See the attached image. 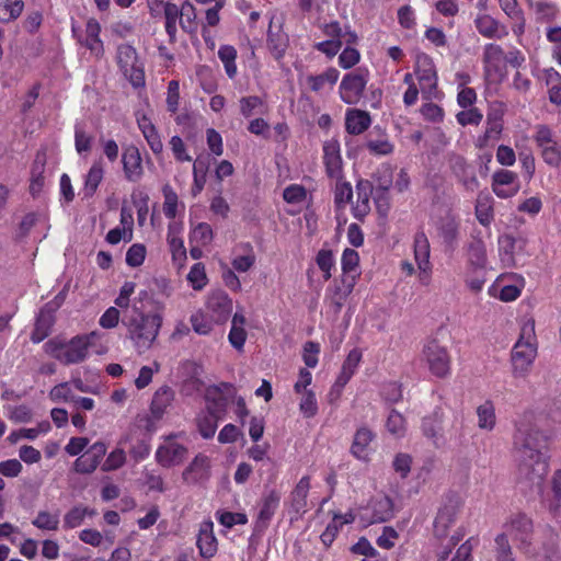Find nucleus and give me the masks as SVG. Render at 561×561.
<instances>
[{"label": "nucleus", "instance_id": "44", "mask_svg": "<svg viewBox=\"0 0 561 561\" xmlns=\"http://www.w3.org/2000/svg\"><path fill=\"white\" fill-rule=\"evenodd\" d=\"M162 16H164L165 32L171 42H175L178 33V22L180 23L181 7L179 8L173 2L162 10Z\"/></svg>", "mask_w": 561, "mask_h": 561}, {"label": "nucleus", "instance_id": "38", "mask_svg": "<svg viewBox=\"0 0 561 561\" xmlns=\"http://www.w3.org/2000/svg\"><path fill=\"white\" fill-rule=\"evenodd\" d=\"M236 388L232 383L220 382L219 385L209 386L206 390L205 398L207 401H213L215 407L222 411L226 408V400L221 398L222 394L233 396Z\"/></svg>", "mask_w": 561, "mask_h": 561}, {"label": "nucleus", "instance_id": "62", "mask_svg": "<svg viewBox=\"0 0 561 561\" xmlns=\"http://www.w3.org/2000/svg\"><path fill=\"white\" fill-rule=\"evenodd\" d=\"M163 213L168 218H174L178 213L179 198L173 188L169 185L163 187Z\"/></svg>", "mask_w": 561, "mask_h": 561}, {"label": "nucleus", "instance_id": "21", "mask_svg": "<svg viewBox=\"0 0 561 561\" xmlns=\"http://www.w3.org/2000/svg\"><path fill=\"white\" fill-rule=\"evenodd\" d=\"M136 121L151 151L156 156L160 154L163 151V142L151 118L145 113H137Z\"/></svg>", "mask_w": 561, "mask_h": 561}, {"label": "nucleus", "instance_id": "37", "mask_svg": "<svg viewBox=\"0 0 561 561\" xmlns=\"http://www.w3.org/2000/svg\"><path fill=\"white\" fill-rule=\"evenodd\" d=\"M101 26L94 19H90L85 24V37L83 44L94 54L96 57L103 54V43L100 39Z\"/></svg>", "mask_w": 561, "mask_h": 561}, {"label": "nucleus", "instance_id": "54", "mask_svg": "<svg viewBox=\"0 0 561 561\" xmlns=\"http://www.w3.org/2000/svg\"><path fill=\"white\" fill-rule=\"evenodd\" d=\"M59 515L47 511H39L32 520L33 526L42 530L56 531L59 527Z\"/></svg>", "mask_w": 561, "mask_h": 561}, {"label": "nucleus", "instance_id": "15", "mask_svg": "<svg viewBox=\"0 0 561 561\" xmlns=\"http://www.w3.org/2000/svg\"><path fill=\"white\" fill-rule=\"evenodd\" d=\"M205 310L219 323L225 322L232 311V300L222 290L211 291L206 300Z\"/></svg>", "mask_w": 561, "mask_h": 561}, {"label": "nucleus", "instance_id": "48", "mask_svg": "<svg viewBox=\"0 0 561 561\" xmlns=\"http://www.w3.org/2000/svg\"><path fill=\"white\" fill-rule=\"evenodd\" d=\"M218 57L224 64L225 71L230 79H233L237 75V50L233 46L222 45L218 49Z\"/></svg>", "mask_w": 561, "mask_h": 561}, {"label": "nucleus", "instance_id": "35", "mask_svg": "<svg viewBox=\"0 0 561 561\" xmlns=\"http://www.w3.org/2000/svg\"><path fill=\"white\" fill-rule=\"evenodd\" d=\"M104 165L101 160L94 161L84 176L82 193L85 197H92L104 178Z\"/></svg>", "mask_w": 561, "mask_h": 561}, {"label": "nucleus", "instance_id": "16", "mask_svg": "<svg viewBox=\"0 0 561 561\" xmlns=\"http://www.w3.org/2000/svg\"><path fill=\"white\" fill-rule=\"evenodd\" d=\"M210 477V458L205 454H197L184 469L182 478L184 482L197 484L207 481Z\"/></svg>", "mask_w": 561, "mask_h": 561}, {"label": "nucleus", "instance_id": "36", "mask_svg": "<svg viewBox=\"0 0 561 561\" xmlns=\"http://www.w3.org/2000/svg\"><path fill=\"white\" fill-rule=\"evenodd\" d=\"M102 335L98 332H90L72 337L68 344L60 343L58 347H68V351H87L101 346Z\"/></svg>", "mask_w": 561, "mask_h": 561}, {"label": "nucleus", "instance_id": "18", "mask_svg": "<svg viewBox=\"0 0 561 561\" xmlns=\"http://www.w3.org/2000/svg\"><path fill=\"white\" fill-rule=\"evenodd\" d=\"M187 448L179 443L169 440L164 445L158 447L156 451V460L164 468L180 465L187 455Z\"/></svg>", "mask_w": 561, "mask_h": 561}, {"label": "nucleus", "instance_id": "25", "mask_svg": "<svg viewBox=\"0 0 561 561\" xmlns=\"http://www.w3.org/2000/svg\"><path fill=\"white\" fill-rule=\"evenodd\" d=\"M54 313L55 309L49 305H46L44 308L41 309L36 318L33 332L31 334V340L34 344L44 341L48 336L50 329L55 322Z\"/></svg>", "mask_w": 561, "mask_h": 561}, {"label": "nucleus", "instance_id": "32", "mask_svg": "<svg viewBox=\"0 0 561 561\" xmlns=\"http://www.w3.org/2000/svg\"><path fill=\"white\" fill-rule=\"evenodd\" d=\"M373 185L369 181H358L356 185L357 203L353 207V217L362 218L370 211Z\"/></svg>", "mask_w": 561, "mask_h": 561}, {"label": "nucleus", "instance_id": "31", "mask_svg": "<svg viewBox=\"0 0 561 561\" xmlns=\"http://www.w3.org/2000/svg\"><path fill=\"white\" fill-rule=\"evenodd\" d=\"M477 30L488 38H502L507 35V30L499 21L489 14H481L476 19Z\"/></svg>", "mask_w": 561, "mask_h": 561}, {"label": "nucleus", "instance_id": "9", "mask_svg": "<svg viewBox=\"0 0 561 561\" xmlns=\"http://www.w3.org/2000/svg\"><path fill=\"white\" fill-rule=\"evenodd\" d=\"M430 242L424 232H419L414 238V260L419 268V279L421 284L428 285L432 276V265L430 262Z\"/></svg>", "mask_w": 561, "mask_h": 561}, {"label": "nucleus", "instance_id": "22", "mask_svg": "<svg viewBox=\"0 0 561 561\" xmlns=\"http://www.w3.org/2000/svg\"><path fill=\"white\" fill-rule=\"evenodd\" d=\"M211 522H204L198 530L196 546L201 557L204 559H211L218 549V542L214 535Z\"/></svg>", "mask_w": 561, "mask_h": 561}, {"label": "nucleus", "instance_id": "19", "mask_svg": "<svg viewBox=\"0 0 561 561\" xmlns=\"http://www.w3.org/2000/svg\"><path fill=\"white\" fill-rule=\"evenodd\" d=\"M435 227L438 237L447 247L454 248L457 244L459 237V219L451 211L446 210L445 214L437 219Z\"/></svg>", "mask_w": 561, "mask_h": 561}, {"label": "nucleus", "instance_id": "47", "mask_svg": "<svg viewBox=\"0 0 561 561\" xmlns=\"http://www.w3.org/2000/svg\"><path fill=\"white\" fill-rule=\"evenodd\" d=\"M191 323L194 331L198 334H208L215 324L219 322L214 319L206 310H198L191 317Z\"/></svg>", "mask_w": 561, "mask_h": 561}, {"label": "nucleus", "instance_id": "39", "mask_svg": "<svg viewBox=\"0 0 561 561\" xmlns=\"http://www.w3.org/2000/svg\"><path fill=\"white\" fill-rule=\"evenodd\" d=\"M517 350L536 351L538 347L537 337L535 332V321L531 319L526 320L522 328L519 337L515 343Z\"/></svg>", "mask_w": 561, "mask_h": 561}, {"label": "nucleus", "instance_id": "8", "mask_svg": "<svg viewBox=\"0 0 561 561\" xmlns=\"http://www.w3.org/2000/svg\"><path fill=\"white\" fill-rule=\"evenodd\" d=\"M351 201V186L347 182L337 183L334 191V204L336 213V234L345 233L351 240V226L346 227L348 217L345 213Z\"/></svg>", "mask_w": 561, "mask_h": 561}, {"label": "nucleus", "instance_id": "6", "mask_svg": "<svg viewBox=\"0 0 561 561\" xmlns=\"http://www.w3.org/2000/svg\"><path fill=\"white\" fill-rule=\"evenodd\" d=\"M525 284V278L519 274H502L490 286L489 294L504 302L515 301L522 295Z\"/></svg>", "mask_w": 561, "mask_h": 561}, {"label": "nucleus", "instance_id": "45", "mask_svg": "<svg viewBox=\"0 0 561 561\" xmlns=\"http://www.w3.org/2000/svg\"><path fill=\"white\" fill-rule=\"evenodd\" d=\"M427 362L431 371L436 377L443 378L449 374L450 360L448 353H428Z\"/></svg>", "mask_w": 561, "mask_h": 561}, {"label": "nucleus", "instance_id": "17", "mask_svg": "<svg viewBox=\"0 0 561 561\" xmlns=\"http://www.w3.org/2000/svg\"><path fill=\"white\" fill-rule=\"evenodd\" d=\"M393 517V502L389 496H378L365 508V520L368 524L385 523Z\"/></svg>", "mask_w": 561, "mask_h": 561}, {"label": "nucleus", "instance_id": "20", "mask_svg": "<svg viewBox=\"0 0 561 561\" xmlns=\"http://www.w3.org/2000/svg\"><path fill=\"white\" fill-rule=\"evenodd\" d=\"M310 490V477L304 476L295 485L289 494L288 505L289 513H295L297 516H302L308 507V493Z\"/></svg>", "mask_w": 561, "mask_h": 561}, {"label": "nucleus", "instance_id": "1", "mask_svg": "<svg viewBox=\"0 0 561 561\" xmlns=\"http://www.w3.org/2000/svg\"><path fill=\"white\" fill-rule=\"evenodd\" d=\"M533 414L525 413L516 424L513 436V449L518 461V477L531 485H540L549 472L548 456L542 449L547 438L531 424Z\"/></svg>", "mask_w": 561, "mask_h": 561}, {"label": "nucleus", "instance_id": "34", "mask_svg": "<svg viewBox=\"0 0 561 561\" xmlns=\"http://www.w3.org/2000/svg\"><path fill=\"white\" fill-rule=\"evenodd\" d=\"M517 240L508 233L502 234L497 239V251L503 267L515 265V249Z\"/></svg>", "mask_w": 561, "mask_h": 561}, {"label": "nucleus", "instance_id": "11", "mask_svg": "<svg viewBox=\"0 0 561 561\" xmlns=\"http://www.w3.org/2000/svg\"><path fill=\"white\" fill-rule=\"evenodd\" d=\"M106 445L103 442H95L73 462V471L80 474H90L101 463L106 455Z\"/></svg>", "mask_w": 561, "mask_h": 561}, {"label": "nucleus", "instance_id": "58", "mask_svg": "<svg viewBox=\"0 0 561 561\" xmlns=\"http://www.w3.org/2000/svg\"><path fill=\"white\" fill-rule=\"evenodd\" d=\"M208 414L199 416L197 420L198 432L205 439L214 437L218 426L215 413L210 410V408H208Z\"/></svg>", "mask_w": 561, "mask_h": 561}, {"label": "nucleus", "instance_id": "14", "mask_svg": "<svg viewBox=\"0 0 561 561\" xmlns=\"http://www.w3.org/2000/svg\"><path fill=\"white\" fill-rule=\"evenodd\" d=\"M376 451V433L367 426L357 428L353 435V456L368 461Z\"/></svg>", "mask_w": 561, "mask_h": 561}, {"label": "nucleus", "instance_id": "7", "mask_svg": "<svg viewBox=\"0 0 561 561\" xmlns=\"http://www.w3.org/2000/svg\"><path fill=\"white\" fill-rule=\"evenodd\" d=\"M484 70L490 82L497 83L505 77V56L503 49L495 44H488L483 54Z\"/></svg>", "mask_w": 561, "mask_h": 561}, {"label": "nucleus", "instance_id": "57", "mask_svg": "<svg viewBox=\"0 0 561 561\" xmlns=\"http://www.w3.org/2000/svg\"><path fill=\"white\" fill-rule=\"evenodd\" d=\"M213 229L206 222H201L195 226L190 234L191 243L197 245H207L213 241Z\"/></svg>", "mask_w": 561, "mask_h": 561}, {"label": "nucleus", "instance_id": "40", "mask_svg": "<svg viewBox=\"0 0 561 561\" xmlns=\"http://www.w3.org/2000/svg\"><path fill=\"white\" fill-rule=\"evenodd\" d=\"M542 72L550 102L561 104V75L554 68H547Z\"/></svg>", "mask_w": 561, "mask_h": 561}, {"label": "nucleus", "instance_id": "59", "mask_svg": "<svg viewBox=\"0 0 561 561\" xmlns=\"http://www.w3.org/2000/svg\"><path fill=\"white\" fill-rule=\"evenodd\" d=\"M216 518L218 523L226 528H232L236 525H245L248 523L247 514L240 512L217 511Z\"/></svg>", "mask_w": 561, "mask_h": 561}, {"label": "nucleus", "instance_id": "26", "mask_svg": "<svg viewBox=\"0 0 561 561\" xmlns=\"http://www.w3.org/2000/svg\"><path fill=\"white\" fill-rule=\"evenodd\" d=\"M459 507L456 504H446L437 513L434 520V535L445 538L449 528L455 524Z\"/></svg>", "mask_w": 561, "mask_h": 561}, {"label": "nucleus", "instance_id": "27", "mask_svg": "<svg viewBox=\"0 0 561 561\" xmlns=\"http://www.w3.org/2000/svg\"><path fill=\"white\" fill-rule=\"evenodd\" d=\"M486 245L481 238H474L468 247V266L472 272H483L488 268Z\"/></svg>", "mask_w": 561, "mask_h": 561}, {"label": "nucleus", "instance_id": "28", "mask_svg": "<svg viewBox=\"0 0 561 561\" xmlns=\"http://www.w3.org/2000/svg\"><path fill=\"white\" fill-rule=\"evenodd\" d=\"M288 46V36L283 31L282 25L274 26L273 21L270 23L267 31V48L275 59L284 57Z\"/></svg>", "mask_w": 561, "mask_h": 561}, {"label": "nucleus", "instance_id": "41", "mask_svg": "<svg viewBox=\"0 0 561 561\" xmlns=\"http://www.w3.org/2000/svg\"><path fill=\"white\" fill-rule=\"evenodd\" d=\"M180 25L186 33L195 34L197 32L198 23L196 9L188 0H185L181 4Z\"/></svg>", "mask_w": 561, "mask_h": 561}, {"label": "nucleus", "instance_id": "29", "mask_svg": "<svg viewBox=\"0 0 561 561\" xmlns=\"http://www.w3.org/2000/svg\"><path fill=\"white\" fill-rule=\"evenodd\" d=\"M368 151L374 156H388L393 152L394 146L387 134L379 127L371 131L366 140Z\"/></svg>", "mask_w": 561, "mask_h": 561}, {"label": "nucleus", "instance_id": "63", "mask_svg": "<svg viewBox=\"0 0 561 561\" xmlns=\"http://www.w3.org/2000/svg\"><path fill=\"white\" fill-rule=\"evenodd\" d=\"M126 462V454L122 448L112 450L102 465L103 471H114L119 469Z\"/></svg>", "mask_w": 561, "mask_h": 561}, {"label": "nucleus", "instance_id": "4", "mask_svg": "<svg viewBox=\"0 0 561 561\" xmlns=\"http://www.w3.org/2000/svg\"><path fill=\"white\" fill-rule=\"evenodd\" d=\"M503 527L504 533L507 534V537H512L519 550L528 551L534 535V524L530 517L522 512L511 514Z\"/></svg>", "mask_w": 561, "mask_h": 561}, {"label": "nucleus", "instance_id": "56", "mask_svg": "<svg viewBox=\"0 0 561 561\" xmlns=\"http://www.w3.org/2000/svg\"><path fill=\"white\" fill-rule=\"evenodd\" d=\"M351 367V353H347L344 363H343V370L334 385L331 387V390L329 392L330 401L333 402L334 400H337L342 393L343 388L350 380V374L347 373V369Z\"/></svg>", "mask_w": 561, "mask_h": 561}, {"label": "nucleus", "instance_id": "10", "mask_svg": "<svg viewBox=\"0 0 561 561\" xmlns=\"http://www.w3.org/2000/svg\"><path fill=\"white\" fill-rule=\"evenodd\" d=\"M280 502V493L276 490H271L262 496L260 510L253 524V530L256 534L264 533L275 515Z\"/></svg>", "mask_w": 561, "mask_h": 561}, {"label": "nucleus", "instance_id": "23", "mask_svg": "<svg viewBox=\"0 0 561 561\" xmlns=\"http://www.w3.org/2000/svg\"><path fill=\"white\" fill-rule=\"evenodd\" d=\"M182 231L183 227L181 224L173 222L168 227L167 241L172 254V260L174 263L179 264V266H182L186 260V249L184 247Z\"/></svg>", "mask_w": 561, "mask_h": 561}, {"label": "nucleus", "instance_id": "60", "mask_svg": "<svg viewBox=\"0 0 561 561\" xmlns=\"http://www.w3.org/2000/svg\"><path fill=\"white\" fill-rule=\"evenodd\" d=\"M146 256V245L142 243H134L128 248L125 261L129 267H138L144 264Z\"/></svg>", "mask_w": 561, "mask_h": 561}, {"label": "nucleus", "instance_id": "64", "mask_svg": "<svg viewBox=\"0 0 561 561\" xmlns=\"http://www.w3.org/2000/svg\"><path fill=\"white\" fill-rule=\"evenodd\" d=\"M353 553L363 554L367 558L374 559H363L362 561H380V553L373 547L370 541L365 537L359 538L358 541L355 545H353Z\"/></svg>", "mask_w": 561, "mask_h": 561}, {"label": "nucleus", "instance_id": "53", "mask_svg": "<svg viewBox=\"0 0 561 561\" xmlns=\"http://www.w3.org/2000/svg\"><path fill=\"white\" fill-rule=\"evenodd\" d=\"M186 279L194 290L204 289L208 284V277L206 274L205 265L203 263H195L191 267L186 276Z\"/></svg>", "mask_w": 561, "mask_h": 561}, {"label": "nucleus", "instance_id": "52", "mask_svg": "<svg viewBox=\"0 0 561 561\" xmlns=\"http://www.w3.org/2000/svg\"><path fill=\"white\" fill-rule=\"evenodd\" d=\"M494 553L496 561H515L506 533H501L495 537Z\"/></svg>", "mask_w": 561, "mask_h": 561}, {"label": "nucleus", "instance_id": "24", "mask_svg": "<svg viewBox=\"0 0 561 561\" xmlns=\"http://www.w3.org/2000/svg\"><path fill=\"white\" fill-rule=\"evenodd\" d=\"M323 159L329 176L334 178L336 180H341L342 159L340 154V145L336 140L331 139L324 142Z\"/></svg>", "mask_w": 561, "mask_h": 561}, {"label": "nucleus", "instance_id": "43", "mask_svg": "<svg viewBox=\"0 0 561 561\" xmlns=\"http://www.w3.org/2000/svg\"><path fill=\"white\" fill-rule=\"evenodd\" d=\"M245 317L242 313H234L229 332V341L234 348H242L247 339L244 330Z\"/></svg>", "mask_w": 561, "mask_h": 561}, {"label": "nucleus", "instance_id": "33", "mask_svg": "<svg viewBox=\"0 0 561 561\" xmlns=\"http://www.w3.org/2000/svg\"><path fill=\"white\" fill-rule=\"evenodd\" d=\"M174 399V392L169 386L160 387L153 394L150 412L154 419L160 420Z\"/></svg>", "mask_w": 561, "mask_h": 561}, {"label": "nucleus", "instance_id": "50", "mask_svg": "<svg viewBox=\"0 0 561 561\" xmlns=\"http://www.w3.org/2000/svg\"><path fill=\"white\" fill-rule=\"evenodd\" d=\"M24 8L22 0H0V21L10 22L18 19Z\"/></svg>", "mask_w": 561, "mask_h": 561}, {"label": "nucleus", "instance_id": "13", "mask_svg": "<svg viewBox=\"0 0 561 561\" xmlns=\"http://www.w3.org/2000/svg\"><path fill=\"white\" fill-rule=\"evenodd\" d=\"M491 187L499 198H512L519 191V181L515 172L501 169L493 173Z\"/></svg>", "mask_w": 561, "mask_h": 561}, {"label": "nucleus", "instance_id": "51", "mask_svg": "<svg viewBox=\"0 0 561 561\" xmlns=\"http://www.w3.org/2000/svg\"><path fill=\"white\" fill-rule=\"evenodd\" d=\"M511 362L513 367V374L524 376L528 373L531 364L535 360L536 353H511Z\"/></svg>", "mask_w": 561, "mask_h": 561}, {"label": "nucleus", "instance_id": "55", "mask_svg": "<svg viewBox=\"0 0 561 561\" xmlns=\"http://www.w3.org/2000/svg\"><path fill=\"white\" fill-rule=\"evenodd\" d=\"M93 512L89 511L88 507L75 506L68 511L64 516V528L73 529L79 527L87 515H92Z\"/></svg>", "mask_w": 561, "mask_h": 561}, {"label": "nucleus", "instance_id": "2", "mask_svg": "<svg viewBox=\"0 0 561 561\" xmlns=\"http://www.w3.org/2000/svg\"><path fill=\"white\" fill-rule=\"evenodd\" d=\"M162 323V316L158 312L142 313L134 310V314L126 317L123 324L127 329L129 339L136 347L149 348L156 340Z\"/></svg>", "mask_w": 561, "mask_h": 561}, {"label": "nucleus", "instance_id": "3", "mask_svg": "<svg viewBox=\"0 0 561 561\" xmlns=\"http://www.w3.org/2000/svg\"><path fill=\"white\" fill-rule=\"evenodd\" d=\"M117 65L124 77L134 88L145 85L144 65L138 59L137 53L130 45H122L117 49Z\"/></svg>", "mask_w": 561, "mask_h": 561}, {"label": "nucleus", "instance_id": "30", "mask_svg": "<svg viewBox=\"0 0 561 561\" xmlns=\"http://www.w3.org/2000/svg\"><path fill=\"white\" fill-rule=\"evenodd\" d=\"M474 214L477 220L489 227L494 219V199L488 192H480L476 199Z\"/></svg>", "mask_w": 561, "mask_h": 561}, {"label": "nucleus", "instance_id": "61", "mask_svg": "<svg viewBox=\"0 0 561 561\" xmlns=\"http://www.w3.org/2000/svg\"><path fill=\"white\" fill-rule=\"evenodd\" d=\"M299 410L307 419L313 417L318 412L316 394L312 390L302 391Z\"/></svg>", "mask_w": 561, "mask_h": 561}, {"label": "nucleus", "instance_id": "12", "mask_svg": "<svg viewBox=\"0 0 561 561\" xmlns=\"http://www.w3.org/2000/svg\"><path fill=\"white\" fill-rule=\"evenodd\" d=\"M122 167L126 181L137 183L142 179L145 169L138 147L129 145L124 148L122 153Z\"/></svg>", "mask_w": 561, "mask_h": 561}, {"label": "nucleus", "instance_id": "5", "mask_svg": "<svg viewBox=\"0 0 561 561\" xmlns=\"http://www.w3.org/2000/svg\"><path fill=\"white\" fill-rule=\"evenodd\" d=\"M415 75L419 80L421 92L425 99H438L439 92L437 90V71L433 59L420 53L415 59Z\"/></svg>", "mask_w": 561, "mask_h": 561}, {"label": "nucleus", "instance_id": "42", "mask_svg": "<svg viewBox=\"0 0 561 561\" xmlns=\"http://www.w3.org/2000/svg\"><path fill=\"white\" fill-rule=\"evenodd\" d=\"M478 426L481 430L492 431L496 424L495 408L491 400L484 401L477 408Z\"/></svg>", "mask_w": 561, "mask_h": 561}, {"label": "nucleus", "instance_id": "46", "mask_svg": "<svg viewBox=\"0 0 561 561\" xmlns=\"http://www.w3.org/2000/svg\"><path fill=\"white\" fill-rule=\"evenodd\" d=\"M443 412L440 409L422 420L423 434L428 438H437L442 432Z\"/></svg>", "mask_w": 561, "mask_h": 561}, {"label": "nucleus", "instance_id": "49", "mask_svg": "<svg viewBox=\"0 0 561 561\" xmlns=\"http://www.w3.org/2000/svg\"><path fill=\"white\" fill-rule=\"evenodd\" d=\"M386 428L392 436L403 437L407 433V420L400 412L392 409L387 417Z\"/></svg>", "mask_w": 561, "mask_h": 561}]
</instances>
